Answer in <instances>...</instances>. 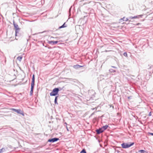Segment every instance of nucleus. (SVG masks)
I'll list each match as a JSON object with an SVG mask.
<instances>
[{"label":"nucleus","instance_id":"f257e3e1","mask_svg":"<svg viewBox=\"0 0 153 153\" xmlns=\"http://www.w3.org/2000/svg\"><path fill=\"white\" fill-rule=\"evenodd\" d=\"M143 72L144 76L146 77V78L147 80H149V79L151 74L153 73V72H151L149 70H144Z\"/></svg>","mask_w":153,"mask_h":153},{"label":"nucleus","instance_id":"f03ea898","mask_svg":"<svg viewBox=\"0 0 153 153\" xmlns=\"http://www.w3.org/2000/svg\"><path fill=\"white\" fill-rule=\"evenodd\" d=\"M134 144V142L129 143H123L121 144L122 147L124 149L128 148L133 145Z\"/></svg>","mask_w":153,"mask_h":153},{"label":"nucleus","instance_id":"7ed1b4c3","mask_svg":"<svg viewBox=\"0 0 153 153\" xmlns=\"http://www.w3.org/2000/svg\"><path fill=\"white\" fill-rule=\"evenodd\" d=\"M58 91V89L55 88L53 90L52 92L50 93V96H56L57 95L59 96Z\"/></svg>","mask_w":153,"mask_h":153},{"label":"nucleus","instance_id":"20e7f679","mask_svg":"<svg viewBox=\"0 0 153 153\" xmlns=\"http://www.w3.org/2000/svg\"><path fill=\"white\" fill-rule=\"evenodd\" d=\"M10 110L16 112L18 114L22 115L23 116L24 115L23 111H22L20 109H16L15 108H11Z\"/></svg>","mask_w":153,"mask_h":153},{"label":"nucleus","instance_id":"39448f33","mask_svg":"<svg viewBox=\"0 0 153 153\" xmlns=\"http://www.w3.org/2000/svg\"><path fill=\"white\" fill-rule=\"evenodd\" d=\"M59 140V138L57 137H54L48 139V142H49L50 143H54L57 141Z\"/></svg>","mask_w":153,"mask_h":153},{"label":"nucleus","instance_id":"423d86ee","mask_svg":"<svg viewBox=\"0 0 153 153\" xmlns=\"http://www.w3.org/2000/svg\"><path fill=\"white\" fill-rule=\"evenodd\" d=\"M13 25L15 29V30H20V29L18 27V25L14 21H13Z\"/></svg>","mask_w":153,"mask_h":153},{"label":"nucleus","instance_id":"0eeeda50","mask_svg":"<svg viewBox=\"0 0 153 153\" xmlns=\"http://www.w3.org/2000/svg\"><path fill=\"white\" fill-rule=\"evenodd\" d=\"M96 131L97 134H100L104 131L102 128H100L98 129H96Z\"/></svg>","mask_w":153,"mask_h":153},{"label":"nucleus","instance_id":"6e6552de","mask_svg":"<svg viewBox=\"0 0 153 153\" xmlns=\"http://www.w3.org/2000/svg\"><path fill=\"white\" fill-rule=\"evenodd\" d=\"M58 42V41H48V43L49 44H51L52 45H54L56 44Z\"/></svg>","mask_w":153,"mask_h":153},{"label":"nucleus","instance_id":"1a4fd4ad","mask_svg":"<svg viewBox=\"0 0 153 153\" xmlns=\"http://www.w3.org/2000/svg\"><path fill=\"white\" fill-rule=\"evenodd\" d=\"M35 75L34 74H33L32 76V81L31 83V85H34L35 83Z\"/></svg>","mask_w":153,"mask_h":153},{"label":"nucleus","instance_id":"9d476101","mask_svg":"<svg viewBox=\"0 0 153 153\" xmlns=\"http://www.w3.org/2000/svg\"><path fill=\"white\" fill-rule=\"evenodd\" d=\"M31 89L30 92V95H32L33 94V90L34 88V85H31Z\"/></svg>","mask_w":153,"mask_h":153},{"label":"nucleus","instance_id":"9b49d317","mask_svg":"<svg viewBox=\"0 0 153 153\" xmlns=\"http://www.w3.org/2000/svg\"><path fill=\"white\" fill-rule=\"evenodd\" d=\"M143 14L138 15L136 16H134V19L137 18L139 19L140 18H142V17L143 16Z\"/></svg>","mask_w":153,"mask_h":153},{"label":"nucleus","instance_id":"f8f14e48","mask_svg":"<svg viewBox=\"0 0 153 153\" xmlns=\"http://www.w3.org/2000/svg\"><path fill=\"white\" fill-rule=\"evenodd\" d=\"M59 97V96H56L54 100V103L55 104H56L57 105H58V103L57 102V100L58 99V97Z\"/></svg>","mask_w":153,"mask_h":153},{"label":"nucleus","instance_id":"ddd939ff","mask_svg":"<svg viewBox=\"0 0 153 153\" xmlns=\"http://www.w3.org/2000/svg\"><path fill=\"white\" fill-rule=\"evenodd\" d=\"M108 127V125H105V126H103L101 128L103 131H104Z\"/></svg>","mask_w":153,"mask_h":153},{"label":"nucleus","instance_id":"4468645a","mask_svg":"<svg viewBox=\"0 0 153 153\" xmlns=\"http://www.w3.org/2000/svg\"><path fill=\"white\" fill-rule=\"evenodd\" d=\"M95 97V96L94 95H92L91 97H90L89 99H88V98H87V100L89 101L90 100H92L93 98Z\"/></svg>","mask_w":153,"mask_h":153},{"label":"nucleus","instance_id":"2eb2a0df","mask_svg":"<svg viewBox=\"0 0 153 153\" xmlns=\"http://www.w3.org/2000/svg\"><path fill=\"white\" fill-rule=\"evenodd\" d=\"M65 22L62 25L59 27V29H61L62 28L66 27H67V25H65Z\"/></svg>","mask_w":153,"mask_h":153},{"label":"nucleus","instance_id":"dca6fc26","mask_svg":"<svg viewBox=\"0 0 153 153\" xmlns=\"http://www.w3.org/2000/svg\"><path fill=\"white\" fill-rule=\"evenodd\" d=\"M73 67L74 68H80V65L77 64L76 65H74Z\"/></svg>","mask_w":153,"mask_h":153},{"label":"nucleus","instance_id":"f3484780","mask_svg":"<svg viewBox=\"0 0 153 153\" xmlns=\"http://www.w3.org/2000/svg\"><path fill=\"white\" fill-rule=\"evenodd\" d=\"M64 88V87H63L62 88L61 87H59V88H56V89H58V92H59V91H61L62 90L63 88Z\"/></svg>","mask_w":153,"mask_h":153},{"label":"nucleus","instance_id":"a211bd4d","mask_svg":"<svg viewBox=\"0 0 153 153\" xmlns=\"http://www.w3.org/2000/svg\"><path fill=\"white\" fill-rule=\"evenodd\" d=\"M125 18V17H124L123 18L120 19H119V21L120 22H123L124 21H125V20L124 19Z\"/></svg>","mask_w":153,"mask_h":153},{"label":"nucleus","instance_id":"6ab92c4d","mask_svg":"<svg viewBox=\"0 0 153 153\" xmlns=\"http://www.w3.org/2000/svg\"><path fill=\"white\" fill-rule=\"evenodd\" d=\"M22 59V57H21V56H18L17 58V59L19 61H21Z\"/></svg>","mask_w":153,"mask_h":153},{"label":"nucleus","instance_id":"aec40b11","mask_svg":"<svg viewBox=\"0 0 153 153\" xmlns=\"http://www.w3.org/2000/svg\"><path fill=\"white\" fill-rule=\"evenodd\" d=\"M80 153H87L85 150L83 149L80 152Z\"/></svg>","mask_w":153,"mask_h":153},{"label":"nucleus","instance_id":"412c9836","mask_svg":"<svg viewBox=\"0 0 153 153\" xmlns=\"http://www.w3.org/2000/svg\"><path fill=\"white\" fill-rule=\"evenodd\" d=\"M19 30H15V35L16 36L18 35V34H19Z\"/></svg>","mask_w":153,"mask_h":153},{"label":"nucleus","instance_id":"4be33fe9","mask_svg":"<svg viewBox=\"0 0 153 153\" xmlns=\"http://www.w3.org/2000/svg\"><path fill=\"white\" fill-rule=\"evenodd\" d=\"M109 71L111 73L116 72V71L112 69H110L109 70Z\"/></svg>","mask_w":153,"mask_h":153},{"label":"nucleus","instance_id":"5701e85b","mask_svg":"<svg viewBox=\"0 0 153 153\" xmlns=\"http://www.w3.org/2000/svg\"><path fill=\"white\" fill-rule=\"evenodd\" d=\"M139 152H145L146 153H147V152L144 150H140L138 151Z\"/></svg>","mask_w":153,"mask_h":153},{"label":"nucleus","instance_id":"b1692460","mask_svg":"<svg viewBox=\"0 0 153 153\" xmlns=\"http://www.w3.org/2000/svg\"><path fill=\"white\" fill-rule=\"evenodd\" d=\"M123 55L126 57H127V54L126 52H125L123 54Z\"/></svg>","mask_w":153,"mask_h":153},{"label":"nucleus","instance_id":"393cba45","mask_svg":"<svg viewBox=\"0 0 153 153\" xmlns=\"http://www.w3.org/2000/svg\"><path fill=\"white\" fill-rule=\"evenodd\" d=\"M134 19V16H129L128 17V19Z\"/></svg>","mask_w":153,"mask_h":153},{"label":"nucleus","instance_id":"a878e982","mask_svg":"<svg viewBox=\"0 0 153 153\" xmlns=\"http://www.w3.org/2000/svg\"><path fill=\"white\" fill-rule=\"evenodd\" d=\"M4 150V148H2V149H0V153H2V152L3 151V149Z\"/></svg>","mask_w":153,"mask_h":153},{"label":"nucleus","instance_id":"bb28decb","mask_svg":"<svg viewBox=\"0 0 153 153\" xmlns=\"http://www.w3.org/2000/svg\"><path fill=\"white\" fill-rule=\"evenodd\" d=\"M67 125H68V124L66 122H65L64 124V126H67Z\"/></svg>","mask_w":153,"mask_h":153},{"label":"nucleus","instance_id":"cd10ccee","mask_svg":"<svg viewBox=\"0 0 153 153\" xmlns=\"http://www.w3.org/2000/svg\"><path fill=\"white\" fill-rule=\"evenodd\" d=\"M132 97V96H129V97H128V99H131Z\"/></svg>","mask_w":153,"mask_h":153},{"label":"nucleus","instance_id":"c85d7f7f","mask_svg":"<svg viewBox=\"0 0 153 153\" xmlns=\"http://www.w3.org/2000/svg\"><path fill=\"white\" fill-rule=\"evenodd\" d=\"M149 116H150L152 115L151 112H150L148 114Z\"/></svg>","mask_w":153,"mask_h":153},{"label":"nucleus","instance_id":"c756f323","mask_svg":"<svg viewBox=\"0 0 153 153\" xmlns=\"http://www.w3.org/2000/svg\"><path fill=\"white\" fill-rule=\"evenodd\" d=\"M97 108L95 107V108H92V110H97Z\"/></svg>","mask_w":153,"mask_h":153},{"label":"nucleus","instance_id":"7c9ffc66","mask_svg":"<svg viewBox=\"0 0 153 153\" xmlns=\"http://www.w3.org/2000/svg\"><path fill=\"white\" fill-rule=\"evenodd\" d=\"M149 134H150V135H151L153 136V133L149 132Z\"/></svg>","mask_w":153,"mask_h":153},{"label":"nucleus","instance_id":"2f4dec72","mask_svg":"<svg viewBox=\"0 0 153 153\" xmlns=\"http://www.w3.org/2000/svg\"><path fill=\"white\" fill-rule=\"evenodd\" d=\"M141 25V24L140 23H137L135 25Z\"/></svg>","mask_w":153,"mask_h":153},{"label":"nucleus","instance_id":"473e14b6","mask_svg":"<svg viewBox=\"0 0 153 153\" xmlns=\"http://www.w3.org/2000/svg\"><path fill=\"white\" fill-rule=\"evenodd\" d=\"M66 127V129H67V130L68 131L69 130V129H68V127L67 126H65Z\"/></svg>","mask_w":153,"mask_h":153},{"label":"nucleus","instance_id":"72a5a7b5","mask_svg":"<svg viewBox=\"0 0 153 153\" xmlns=\"http://www.w3.org/2000/svg\"><path fill=\"white\" fill-rule=\"evenodd\" d=\"M128 19H129L128 18H126V19L125 20V21H128Z\"/></svg>","mask_w":153,"mask_h":153},{"label":"nucleus","instance_id":"f704fd0d","mask_svg":"<svg viewBox=\"0 0 153 153\" xmlns=\"http://www.w3.org/2000/svg\"><path fill=\"white\" fill-rule=\"evenodd\" d=\"M46 32V31H43V32H39V33H44V32Z\"/></svg>","mask_w":153,"mask_h":153},{"label":"nucleus","instance_id":"c9c22d12","mask_svg":"<svg viewBox=\"0 0 153 153\" xmlns=\"http://www.w3.org/2000/svg\"><path fill=\"white\" fill-rule=\"evenodd\" d=\"M111 67H112V68H117V67L115 66H111Z\"/></svg>","mask_w":153,"mask_h":153},{"label":"nucleus","instance_id":"e433bc0d","mask_svg":"<svg viewBox=\"0 0 153 153\" xmlns=\"http://www.w3.org/2000/svg\"><path fill=\"white\" fill-rule=\"evenodd\" d=\"M107 51V50H105V52H107L108 51Z\"/></svg>","mask_w":153,"mask_h":153},{"label":"nucleus","instance_id":"4c0bfd02","mask_svg":"<svg viewBox=\"0 0 153 153\" xmlns=\"http://www.w3.org/2000/svg\"><path fill=\"white\" fill-rule=\"evenodd\" d=\"M83 66L80 65V68L83 67Z\"/></svg>","mask_w":153,"mask_h":153},{"label":"nucleus","instance_id":"58836bf2","mask_svg":"<svg viewBox=\"0 0 153 153\" xmlns=\"http://www.w3.org/2000/svg\"><path fill=\"white\" fill-rule=\"evenodd\" d=\"M93 114H94V113H92V114H91V115H93Z\"/></svg>","mask_w":153,"mask_h":153},{"label":"nucleus","instance_id":"ea45409f","mask_svg":"<svg viewBox=\"0 0 153 153\" xmlns=\"http://www.w3.org/2000/svg\"><path fill=\"white\" fill-rule=\"evenodd\" d=\"M131 22V20H129V22Z\"/></svg>","mask_w":153,"mask_h":153},{"label":"nucleus","instance_id":"a19ab883","mask_svg":"<svg viewBox=\"0 0 153 153\" xmlns=\"http://www.w3.org/2000/svg\"><path fill=\"white\" fill-rule=\"evenodd\" d=\"M117 151L118 152H119V151Z\"/></svg>","mask_w":153,"mask_h":153},{"label":"nucleus","instance_id":"79ce46f5","mask_svg":"<svg viewBox=\"0 0 153 153\" xmlns=\"http://www.w3.org/2000/svg\"><path fill=\"white\" fill-rule=\"evenodd\" d=\"M136 153H137V152Z\"/></svg>","mask_w":153,"mask_h":153}]
</instances>
